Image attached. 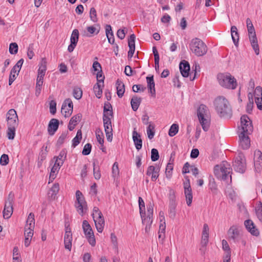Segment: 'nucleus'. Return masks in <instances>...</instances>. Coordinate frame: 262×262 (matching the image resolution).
<instances>
[{"label": "nucleus", "instance_id": "nucleus-1", "mask_svg": "<svg viewBox=\"0 0 262 262\" xmlns=\"http://www.w3.org/2000/svg\"><path fill=\"white\" fill-rule=\"evenodd\" d=\"M214 106L217 114L221 117L230 116L231 109L228 100L223 96H219L214 100Z\"/></svg>", "mask_w": 262, "mask_h": 262}, {"label": "nucleus", "instance_id": "nucleus-2", "mask_svg": "<svg viewBox=\"0 0 262 262\" xmlns=\"http://www.w3.org/2000/svg\"><path fill=\"white\" fill-rule=\"evenodd\" d=\"M217 79L220 85L223 88L234 90L237 87L236 79L229 73L219 74Z\"/></svg>", "mask_w": 262, "mask_h": 262}, {"label": "nucleus", "instance_id": "nucleus-3", "mask_svg": "<svg viewBox=\"0 0 262 262\" xmlns=\"http://www.w3.org/2000/svg\"><path fill=\"white\" fill-rule=\"evenodd\" d=\"M189 48L191 52L197 56H202L207 52V47L205 43L200 39H192L189 44Z\"/></svg>", "mask_w": 262, "mask_h": 262}, {"label": "nucleus", "instance_id": "nucleus-4", "mask_svg": "<svg viewBox=\"0 0 262 262\" xmlns=\"http://www.w3.org/2000/svg\"><path fill=\"white\" fill-rule=\"evenodd\" d=\"M231 170L230 165L224 161L214 167V173L217 179L225 180L229 176Z\"/></svg>", "mask_w": 262, "mask_h": 262}, {"label": "nucleus", "instance_id": "nucleus-5", "mask_svg": "<svg viewBox=\"0 0 262 262\" xmlns=\"http://www.w3.org/2000/svg\"><path fill=\"white\" fill-rule=\"evenodd\" d=\"M76 198L75 207L78 213L83 216L88 210L87 203L82 193L79 190L76 191Z\"/></svg>", "mask_w": 262, "mask_h": 262}, {"label": "nucleus", "instance_id": "nucleus-6", "mask_svg": "<svg viewBox=\"0 0 262 262\" xmlns=\"http://www.w3.org/2000/svg\"><path fill=\"white\" fill-rule=\"evenodd\" d=\"M14 195L12 192H10L7 200L5 201L3 216L6 219H9L13 212V205L14 204Z\"/></svg>", "mask_w": 262, "mask_h": 262}, {"label": "nucleus", "instance_id": "nucleus-7", "mask_svg": "<svg viewBox=\"0 0 262 262\" xmlns=\"http://www.w3.org/2000/svg\"><path fill=\"white\" fill-rule=\"evenodd\" d=\"M82 229L89 244L92 246H95L96 239L94 232L91 225L86 220H84L82 222Z\"/></svg>", "mask_w": 262, "mask_h": 262}, {"label": "nucleus", "instance_id": "nucleus-8", "mask_svg": "<svg viewBox=\"0 0 262 262\" xmlns=\"http://www.w3.org/2000/svg\"><path fill=\"white\" fill-rule=\"evenodd\" d=\"M253 130L252 122L247 115H243L241 118V127L239 133L250 134Z\"/></svg>", "mask_w": 262, "mask_h": 262}, {"label": "nucleus", "instance_id": "nucleus-9", "mask_svg": "<svg viewBox=\"0 0 262 262\" xmlns=\"http://www.w3.org/2000/svg\"><path fill=\"white\" fill-rule=\"evenodd\" d=\"M234 169L237 172L244 173L246 168V159L243 154H239L235 159L233 164Z\"/></svg>", "mask_w": 262, "mask_h": 262}, {"label": "nucleus", "instance_id": "nucleus-10", "mask_svg": "<svg viewBox=\"0 0 262 262\" xmlns=\"http://www.w3.org/2000/svg\"><path fill=\"white\" fill-rule=\"evenodd\" d=\"M104 131L108 141L111 142L113 139V129L111 117H103Z\"/></svg>", "mask_w": 262, "mask_h": 262}, {"label": "nucleus", "instance_id": "nucleus-11", "mask_svg": "<svg viewBox=\"0 0 262 262\" xmlns=\"http://www.w3.org/2000/svg\"><path fill=\"white\" fill-rule=\"evenodd\" d=\"M73 104L71 99L68 98L63 102L61 112L67 118L70 117L73 113Z\"/></svg>", "mask_w": 262, "mask_h": 262}, {"label": "nucleus", "instance_id": "nucleus-12", "mask_svg": "<svg viewBox=\"0 0 262 262\" xmlns=\"http://www.w3.org/2000/svg\"><path fill=\"white\" fill-rule=\"evenodd\" d=\"M8 126H17L18 116L16 112L14 109H10L6 114Z\"/></svg>", "mask_w": 262, "mask_h": 262}, {"label": "nucleus", "instance_id": "nucleus-13", "mask_svg": "<svg viewBox=\"0 0 262 262\" xmlns=\"http://www.w3.org/2000/svg\"><path fill=\"white\" fill-rule=\"evenodd\" d=\"M184 189L186 204L188 206H190L192 203L193 196L189 179L184 182Z\"/></svg>", "mask_w": 262, "mask_h": 262}, {"label": "nucleus", "instance_id": "nucleus-14", "mask_svg": "<svg viewBox=\"0 0 262 262\" xmlns=\"http://www.w3.org/2000/svg\"><path fill=\"white\" fill-rule=\"evenodd\" d=\"M72 240V233L71 229L68 227H66L64 237V244L65 248L69 251L71 250Z\"/></svg>", "mask_w": 262, "mask_h": 262}, {"label": "nucleus", "instance_id": "nucleus-15", "mask_svg": "<svg viewBox=\"0 0 262 262\" xmlns=\"http://www.w3.org/2000/svg\"><path fill=\"white\" fill-rule=\"evenodd\" d=\"M254 167L257 172H260L262 170V152L259 150L254 152Z\"/></svg>", "mask_w": 262, "mask_h": 262}, {"label": "nucleus", "instance_id": "nucleus-16", "mask_svg": "<svg viewBox=\"0 0 262 262\" xmlns=\"http://www.w3.org/2000/svg\"><path fill=\"white\" fill-rule=\"evenodd\" d=\"M248 135L242 133L239 134V146L244 149H248L250 145V140Z\"/></svg>", "mask_w": 262, "mask_h": 262}, {"label": "nucleus", "instance_id": "nucleus-17", "mask_svg": "<svg viewBox=\"0 0 262 262\" xmlns=\"http://www.w3.org/2000/svg\"><path fill=\"white\" fill-rule=\"evenodd\" d=\"M228 235L230 238L232 239L234 242H236L239 239L240 232L238 226L233 225L231 226L228 231Z\"/></svg>", "mask_w": 262, "mask_h": 262}, {"label": "nucleus", "instance_id": "nucleus-18", "mask_svg": "<svg viewBox=\"0 0 262 262\" xmlns=\"http://www.w3.org/2000/svg\"><path fill=\"white\" fill-rule=\"evenodd\" d=\"M244 225L247 230L253 235L258 236L259 234L258 230L256 228L253 221L251 220H246Z\"/></svg>", "mask_w": 262, "mask_h": 262}, {"label": "nucleus", "instance_id": "nucleus-19", "mask_svg": "<svg viewBox=\"0 0 262 262\" xmlns=\"http://www.w3.org/2000/svg\"><path fill=\"white\" fill-rule=\"evenodd\" d=\"M197 115L198 118L201 119L209 118L210 113L208 107L204 104H201L198 108Z\"/></svg>", "mask_w": 262, "mask_h": 262}, {"label": "nucleus", "instance_id": "nucleus-20", "mask_svg": "<svg viewBox=\"0 0 262 262\" xmlns=\"http://www.w3.org/2000/svg\"><path fill=\"white\" fill-rule=\"evenodd\" d=\"M160 171V168L157 166H149L147 170L146 174L148 176L151 175V180L156 181L159 177V173Z\"/></svg>", "mask_w": 262, "mask_h": 262}, {"label": "nucleus", "instance_id": "nucleus-21", "mask_svg": "<svg viewBox=\"0 0 262 262\" xmlns=\"http://www.w3.org/2000/svg\"><path fill=\"white\" fill-rule=\"evenodd\" d=\"M135 38L136 36L135 34H133L130 35L129 38L128 40V45L129 48V50L128 52V58H132L133 57L135 50Z\"/></svg>", "mask_w": 262, "mask_h": 262}, {"label": "nucleus", "instance_id": "nucleus-22", "mask_svg": "<svg viewBox=\"0 0 262 262\" xmlns=\"http://www.w3.org/2000/svg\"><path fill=\"white\" fill-rule=\"evenodd\" d=\"M179 68L182 75L184 77H187L189 75L190 66L188 62L183 60L181 62Z\"/></svg>", "mask_w": 262, "mask_h": 262}, {"label": "nucleus", "instance_id": "nucleus-23", "mask_svg": "<svg viewBox=\"0 0 262 262\" xmlns=\"http://www.w3.org/2000/svg\"><path fill=\"white\" fill-rule=\"evenodd\" d=\"M62 165L59 164V163L55 162V163L51 168L50 176L49 183L53 182V181L56 178L57 173H58L59 170L60 169Z\"/></svg>", "mask_w": 262, "mask_h": 262}, {"label": "nucleus", "instance_id": "nucleus-24", "mask_svg": "<svg viewBox=\"0 0 262 262\" xmlns=\"http://www.w3.org/2000/svg\"><path fill=\"white\" fill-rule=\"evenodd\" d=\"M59 126V121L56 119H52L48 125V130L50 135H53L57 130Z\"/></svg>", "mask_w": 262, "mask_h": 262}, {"label": "nucleus", "instance_id": "nucleus-25", "mask_svg": "<svg viewBox=\"0 0 262 262\" xmlns=\"http://www.w3.org/2000/svg\"><path fill=\"white\" fill-rule=\"evenodd\" d=\"M133 140L137 150H140L142 147V141L139 134L134 129L133 132Z\"/></svg>", "mask_w": 262, "mask_h": 262}, {"label": "nucleus", "instance_id": "nucleus-26", "mask_svg": "<svg viewBox=\"0 0 262 262\" xmlns=\"http://www.w3.org/2000/svg\"><path fill=\"white\" fill-rule=\"evenodd\" d=\"M138 203H139V211L140 216L142 219V223H144L146 221L145 220V203L141 197H139L138 198Z\"/></svg>", "mask_w": 262, "mask_h": 262}, {"label": "nucleus", "instance_id": "nucleus-27", "mask_svg": "<svg viewBox=\"0 0 262 262\" xmlns=\"http://www.w3.org/2000/svg\"><path fill=\"white\" fill-rule=\"evenodd\" d=\"M154 212V205L150 203L147 206L146 217L145 216V222H147L149 225L152 223V215Z\"/></svg>", "mask_w": 262, "mask_h": 262}, {"label": "nucleus", "instance_id": "nucleus-28", "mask_svg": "<svg viewBox=\"0 0 262 262\" xmlns=\"http://www.w3.org/2000/svg\"><path fill=\"white\" fill-rule=\"evenodd\" d=\"M93 220L97 230L98 232L101 233L103 230L105 224L103 216L95 219Z\"/></svg>", "mask_w": 262, "mask_h": 262}, {"label": "nucleus", "instance_id": "nucleus-29", "mask_svg": "<svg viewBox=\"0 0 262 262\" xmlns=\"http://www.w3.org/2000/svg\"><path fill=\"white\" fill-rule=\"evenodd\" d=\"M117 94L119 98H121L125 92V86L123 82L118 79L116 81Z\"/></svg>", "mask_w": 262, "mask_h": 262}, {"label": "nucleus", "instance_id": "nucleus-30", "mask_svg": "<svg viewBox=\"0 0 262 262\" xmlns=\"http://www.w3.org/2000/svg\"><path fill=\"white\" fill-rule=\"evenodd\" d=\"M146 81L147 83V87L149 90V92L151 93L152 95H155L156 94V90L155 88V82L154 80L153 76L151 77H147Z\"/></svg>", "mask_w": 262, "mask_h": 262}, {"label": "nucleus", "instance_id": "nucleus-31", "mask_svg": "<svg viewBox=\"0 0 262 262\" xmlns=\"http://www.w3.org/2000/svg\"><path fill=\"white\" fill-rule=\"evenodd\" d=\"M59 190V185L58 183H55L48 192V196L52 199H55L57 194Z\"/></svg>", "mask_w": 262, "mask_h": 262}, {"label": "nucleus", "instance_id": "nucleus-32", "mask_svg": "<svg viewBox=\"0 0 262 262\" xmlns=\"http://www.w3.org/2000/svg\"><path fill=\"white\" fill-rule=\"evenodd\" d=\"M105 32L106 35L107 36L108 41L111 43L113 44L115 41V38L114 36V34L112 31V27L110 25H107L105 27Z\"/></svg>", "mask_w": 262, "mask_h": 262}, {"label": "nucleus", "instance_id": "nucleus-33", "mask_svg": "<svg viewBox=\"0 0 262 262\" xmlns=\"http://www.w3.org/2000/svg\"><path fill=\"white\" fill-rule=\"evenodd\" d=\"M231 34L233 42L235 46H237L239 39V35L237 32V29L236 26H233L231 27Z\"/></svg>", "mask_w": 262, "mask_h": 262}, {"label": "nucleus", "instance_id": "nucleus-34", "mask_svg": "<svg viewBox=\"0 0 262 262\" xmlns=\"http://www.w3.org/2000/svg\"><path fill=\"white\" fill-rule=\"evenodd\" d=\"M200 124L205 132L209 130L210 125V118H203V119H199Z\"/></svg>", "mask_w": 262, "mask_h": 262}, {"label": "nucleus", "instance_id": "nucleus-35", "mask_svg": "<svg viewBox=\"0 0 262 262\" xmlns=\"http://www.w3.org/2000/svg\"><path fill=\"white\" fill-rule=\"evenodd\" d=\"M141 101V99L139 97L134 96L132 98L130 104L133 111H136L138 109Z\"/></svg>", "mask_w": 262, "mask_h": 262}, {"label": "nucleus", "instance_id": "nucleus-36", "mask_svg": "<svg viewBox=\"0 0 262 262\" xmlns=\"http://www.w3.org/2000/svg\"><path fill=\"white\" fill-rule=\"evenodd\" d=\"M113 116V112L111 105L108 103H105L103 108V117H110Z\"/></svg>", "mask_w": 262, "mask_h": 262}, {"label": "nucleus", "instance_id": "nucleus-37", "mask_svg": "<svg viewBox=\"0 0 262 262\" xmlns=\"http://www.w3.org/2000/svg\"><path fill=\"white\" fill-rule=\"evenodd\" d=\"M176 202H169L168 213L170 218L173 219L176 216Z\"/></svg>", "mask_w": 262, "mask_h": 262}, {"label": "nucleus", "instance_id": "nucleus-38", "mask_svg": "<svg viewBox=\"0 0 262 262\" xmlns=\"http://www.w3.org/2000/svg\"><path fill=\"white\" fill-rule=\"evenodd\" d=\"M34 215L33 213H30L28 216L25 227H30V228H34Z\"/></svg>", "mask_w": 262, "mask_h": 262}, {"label": "nucleus", "instance_id": "nucleus-39", "mask_svg": "<svg viewBox=\"0 0 262 262\" xmlns=\"http://www.w3.org/2000/svg\"><path fill=\"white\" fill-rule=\"evenodd\" d=\"M86 29L88 32L91 34L90 36H91L94 34H98L100 31V27L98 24H95L94 26L88 27Z\"/></svg>", "mask_w": 262, "mask_h": 262}, {"label": "nucleus", "instance_id": "nucleus-40", "mask_svg": "<svg viewBox=\"0 0 262 262\" xmlns=\"http://www.w3.org/2000/svg\"><path fill=\"white\" fill-rule=\"evenodd\" d=\"M67 157V153L65 150H62L59 155L57 157H54V158H56L55 162H58L60 165H63L64 160L66 159Z\"/></svg>", "mask_w": 262, "mask_h": 262}, {"label": "nucleus", "instance_id": "nucleus-41", "mask_svg": "<svg viewBox=\"0 0 262 262\" xmlns=\"http://www.w3.org/2000/svg\"><path fill=\"white\" fill-rule=\"evenodd\" d=\"M102 86V84L99 83V82H97L94 86L93 89L94 93L95 94L96 96L98 98H100L101 96L102 93V90L101 87Z\"/></svg>", "mask_w": 262, "mask_h": 262}, {"label": "nucleus", "instance_id": "nucleus-42", "mask_svg": "<svg viewBox=\"0 0 262 262\" xmlns=\"http://www.w3.org/2000/svg\"><path fill=\"white\" fill-rule=\"evenodd\" d=\"M155 125L150 123L147 127V134L149 139H152L155 136Z\"/></svg>", "mask_w": 262, "mask_h": 262}, {"label": "nucleus", "instance_id": "nucleus-43", "mask_svg": "<svg viewBox=\"0 0 262 262\" xmlns=\"http://www.w3.org/2000/svg\"><path fill=\"white\" fill-rule=\"evenodd\" d=\"M249 40L255 54L258 55L259 54V49L257 38H252L250 39Z\"/></svg>", "mask_w": 262, "mask_h": 262}, {"label": "nucleus", "instance_id": "nucleus-44", "mask_svg": "<svg viewBox=\"0 0 262 262\" xmlns=\"http://www.w3.org/2000/svg\"><path fill=\"white\" fill-rule=\"evenodd\" d=\"M96 136L97 141L101 146H103L104 143V137L103 134L100 129H97L96 131Z\"/></svg>", "mask_w": 262, "mask_h": 262}, {"label": "nucleus", "instance_id": "nucleus-45", "mask_svg": "<svg viewBox=\"0 0 262 262\" xmlns=\"http://www.w3.org/2000/svg\"><path fill=\"white\" fill-rule=\"evenodd\" d=\"M17 126H8L7 131V137L9 139L12 140L14 139L15 135V128Z\"/></svg>", "mask_w": 262, "mask_h": 262}, {"label": "nucleus", "instance_id": "nucleus-46", "mask_svg": "<svg viewBox=\"0 0 262 262\" xmlns=\"http://www.w3.org/2000/svg\"><path fill=\"white\" fill-rule=\"evenodd\" d=\"M79 38V31L77 29H74L72 33L70 41L72 43H77Z\"/></svg>", "mask_w": 262, "mask_h": 262}, {"label": "nucleus", "instance_id": "nucleus-47", "mask_svg": "<svg viewBox=\"0 0 262 262\" xmlns=\"http://www.w3.org/2000/svg\"><path fill=\"white\" fill-rule=\"evenodd\" d=\"M93 174L95 179L99 180L101 178V173L98 165H96L95 162L93 163Z\"/></svg>", "mask_w": 262, "mask_h": 262}, {"label": "nucleus", "instance_id": "nucleus-48", "mask_svg": "<svg viewBox=\"0 0 262 262\" xmlns=\"http://www.w3.org/2000/svg\"><path fill=\"white\" fill-rule=\"evenodd\" d=\"M208 239L209 237H202L201 245V247L200 249V250L201 251L203 254H204L205 253L206 249L205 247L207 245L208 243Z\"/></svg>", "mask_w": 262, "mask_h": 262}, {"label": "nucleus", "instance_id": "nucleus-49", "mask_svg": "<svg viewBox=\"0 0 262 262\" xmlns=\"http://www.w3.org/2000/svg\"><path fill=\"white\" fill-rule=\"evenodd\" d=\"M179 126L177 124H173L170 127L168 135L170 137H173L178 132Z\"/></svg>", "mask_w": 262, "mask_h": 262}, {"label": "nucleus", "instance_id": "nucleus-50", "mask_svg": "<svg viewBox=\"0 0 262 262\" xmlns=\"http://www.w3.org/2000/svg\"><path fill=\"white\" fill-rule=\"evenodd\" d=\"M73 95L75 99H80L82 96V90L79 88H75L73 89Z\"/></svg>", "mask_w": 262, "mask_h": 262}, {"label": "nucleus", "instance_id": "nucleus-51", "mask_svg": "<svg viewBox=\"0 0 262 262\" xmlns=\"http://www.w3.org/2000/svg\"><path fill=\"white\" fill-rule=\"evenodd\" d=\"M19 72L17 71H13V68L12 69L9 78V85H10L15 80L17 76L18 75Z\"/></svg>", "mask_w": 262, "mask_h": 262}, {"label": "nucleus", "instance_id": "nucleus-52", "mask_svg": "<svg viewBox=\"0 0 262 262\" xmlns=\"http://www.w3.org/2000/svg\"><path fill=\"white\" fill-rule=\"evenodd\" d=\"M92 215L93 216V220L101 216H103L102 213L97 207H94L93 208Z\"/></svg>", "mask_w": 262, "mask_h": 262}, {"label": "nucleus", "instance_id": "nucleus-53", "mask_svg": "<svg viewBox=\"0 0 262 262\" xmlns=\"http://www.w3.org/2000/svg\"><path fill=\"white\" fill-rule=\"evenodd\" d=\"M90 17L91 20L94 23H96L98 21V18L97 17V12L94 8H91L90 11Z\"/></svg>", "mask_w": 262, "mask_h": 262}, {"label": "nucleus", "instance_id": "nucleus-54", "mask_svg": "<svg viewBox=\"0 0 262 262\" xmlns=\"http://www.w3.org/2000/svg\"><path fill=\"white\" fill-rule=\"evenodd\" d=\"M9 51L10 54H15L18 52V46L15 42L11 43L9 45Z\"/></svg>", "mask_w": 262, "mask_h": 262}, {"label": "nucleus", "instance_id": "nucleus-55", "mask_svg": "<svg viewBox=\"0 0 262 262\" xmlns=\"http://www.w3.org/2000/svg\"><path fill=\"white\" fill-rule=\"evenodd\" d=\"M159 158V155L157 149L152 148L151 151V159L152 161H156Z\"/></svg>", "mask_w": 262, "mask_h": 262}, {"label": "nucleus", "instance_id": "nucleus-56", "mask_svg": "<svg viewBox=\"0 0 262 262\" xmlns=\"http://www.w3.org/2000/svg\"><path fill=\"white\" fill-rule=\"evenodd\" d=\"M33 50H34V44L33 43L30 44L28 48V51H27V56L30 59H31L34 55Z\"/></svg>", "mask_w": 262, "mask_h": 262}, {"label": "nucleus", "instance_id": "nucleus-57", "mask_svg": "<svg viewBox=\"0 0 262 262\" xmlns=\"http://www.w3.org/2000/svg\"><path fill=\"white\" fill-rule=\"evenodd\" d=\"M92 148V145L90 143L86 144L83 149L82 153L84 156H87L89 155L91 152Z\"/></svg>", "mask_w": 262, "mask_h": 262}, {"label": "nucleus", "instance_id": "nucleus-58", "mask_svg": "<svg viewBox=\"0 0 262 262\" xmlns=\"http://www.w3.org/2000/svg\"><path fill=\"white\" fill-rule=\"evenodd\" d=\"M34 228H30V227H25V237H27L32 238L33 235Z\"/></svg>", "mask_w": 262, "mask_h": 262}, {"label": "nucleus", "instance_id": "nucleus-59", "mask_svg": "<svg viewBox=\"0 0 262 262\" xmlns=\"http://www.w3.org/2000/svg\"><path fill=\"white\" fill-rule=\"evenodd\" d=\"M9 163V157L6 154H3L1 157L0 159V164L2 165H6Z\"/></svg>", "mask_w": 262, "mask_h": 262}, {"label": "nucleus", "instance_id": "nucleus-60", "mask_svg": "<svg viewBox=\"0 0 262 262\" xmlns=\"http://www.w3.org/2000/svg\"><path fill=\"white\" fill-rule=\"evenodd\" d=\"M209 228L207 224H204L202 231V237H209Z\"/></svg>", "mask_w": 262, "mask_h": 262}, {"label": "nucleus", "instance_id": "nucleus-61", "mask_svg": "<svg viewBox=\"0 0 262 262\" xmlns=\"http://www.w3.org/2000/svg\"><path fill=\"white\" fill-rule=\"evenodd\" d=\"M96 77L97 82H99V83L100 84L102 83V86H103L104 76L102 75V70H101V71L97 72Z\"/></svg>", "mask_w": 262, "mask_h": 262}, {"label": "nucleus", "instance_id": "nucleus-62", "mask_svg": "<svg viewBox=\"0 0 262 262\" xmlns=\"http://www.w3.org/2000/svg\"><path fill=\"white\" fill-rule=\"evenodd\" d=\"M24 60L23 59H20L19 60L16 64L13 67V71H17L19 72L21 67L23 64Z\"/></svg>", "mask_w": 262, "mask_h": 262}, {"label": "nucleus", "instance_id": "nucleus-63", "mask_svg": "<svg viewBox=\"0 0 262 262\" xmlns=\"http://www.w3.org/2000/svg\"><path fill=\"white\" fill-rule=\"evenodd\" d=\"M254 97H262V88L260 86H257L254 92Z\"/></svg>", "mask_w": 262, "mask_h": 262}, {"label": "nucleus", "instance_id": "nucleus-64", "mask_svg": "<svg viewBox=\"0 0 262 262\" xmlns=\"http://www.w3.org/2000/svg\"><path fill=\"white\" fill-rule=\"evenodd\" d=\"M255 211L257 217L262 222V204H260V206L256 209Z\"/></svg>", "mask_w": 262, "mask_h": 262}]
</instances>
